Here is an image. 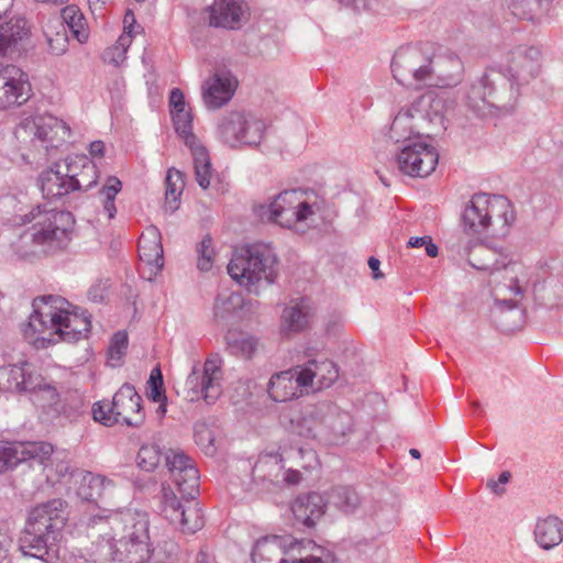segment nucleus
<instances>
[{"label": "nucleus", "mask_w": 563, "mask_h": 563, "mask_svg": "<svg viewBox=\"0 0 563 563\" xmlns=\"http://www.w3.org/2000/svg\"><path fill=\"white\" fill-rule=\"evenodd\" d=\"M33 313L22 328L24 339L36 349L59 341L74 343L90 331V317L79 313L59 296H43L33 300Z\"/></svg>", "instance_id": "nucleus-2"}, {"label": "nucleus", "mask_w": 563, "mask_h": 563, "mask_svg": "<svg viewBox=\"0 0 563 563\" xmlns=\"http://www.w3.org/2000/svg\"><path fill=\"white\" fill-rule=\"evenodd\" d=\"M423 246L426 247V253L430 257H435L438 255V246L432 242L430 236H427V241Z\"/></svg>", "instance_id": "nucleus-62"}, {"label": "nucleus", "mask_w": 563, "mask_h": 563, "mask_svg": "<svg viewBox=\"0 0 563 563\" xmlns=\"http://www.w3.org/2000/svg\"><path fill=\"white\" fill-rule=\"evenodd\" d=\"M128 349V334L124 331H118L113 334L109 345V364L112 367L119 366Z\"/></svg>", "instance_id": "nucleus-50"}, {"label": "nucleus", "mask_w": 563, "mask_h": 563, "mask_svg": "<svg viewBox=\"0 0 563 563\" xmlns=\"http://www.w3.org/2000/svg\"><path fill=\"white\" fill-rule=\"evenodd\" d=\"M146 396L152 401H167L162 372L157 367L151 372L150 378L147 380Z\"/></svg>", "instance_id": "nucleus-51"}, {"label": "nucleus", "mask_w": 563, "mask_h": 563, "mask_svg": "<svg viewBox=\"0 0 563 563\" xmlns=\"http://www.w3.org/2000/svg\"><path fill=\"white\" fill-rule=\"evenodd\" d=\"M63 24L65 23L76 40L84 43L88 38V30L86 26V19L76 5H67L60 13Z\"/></svg>", "instance_id": "nucleus-40"}, {"label": "nucleus", "mask_w": 563, "mask_h": 563, "mask_svg": "<svg viewBox=\"0 0 563 563\" xmlns=\"http://www.w3.org/2000/svg\"><path fill=\"white\" fill-rule=\"evenodd\" d=\"M464 253L468 256V264L477 271L489 272L492 275L500 269L508 271L507 263L484 242L468 241Z\"/></svg>", "instance_id": "nucleus-28"}, {"label": "nucleus", "mask_w": 563, "mask_h": 563, "mask_svg": "<svg viewBox=\"0 0 563 563\" xmlns=\"http://www.w3.org/2000/svg\"><path fill=\"white\" fill-rule=\"evenodd\" d=\"M65 523L64 501L52 499L32 508L25 526L60 538Z\"/></svg>", "instance_id": "nucleus-18"}, {"label": "nucleus", "mask_w": 563, "mask_h": 563, "mask_svg": "<svg viewBox=\"0 0 563 563\" xmlns=\"http://www.w3.org/2000/svg\"><path fill=\"white\" fill-rule=\"evenodd\" d=\"M511 475L509 472H503L500 473L498 481L489 479L487 482V487L495 494L501 495L505 489L500 487V484H507L510 479Z\"/></svg>", "instance_id": "nucleus-56"}, {"label": "nucleus", "mask_w": 563, "mask_h": 563, "mask_svg": "<svg viewBox=\"0 0 563 563\" xmlns=\"http://www.w3.org/2000/svg\"><path fill=\"white\" fill-rule=\"evenodd\" d=\"M398 169L410 177H427L434 172L439 153L437 148L422 140L407 143L396 157Z\"/></svg>", "instance_id": "nucleus-14"}, {"label": "nucleus", "mask_w": 563, "mask_h": 563, "mask_svg": "<svg viewBox=\"0 0 563 563\" xmlns=\"http://www.w3.org/2000/svg\"><path fill=\"white\" fill-rule=\"evenodd\" d=\"M266 129L265 122L251 113H245V124L242 131V144L256 146L261 143Z\"/></svg>", "instance_id": "nucleus-46"}, {"label": "nucleus", "mask_w": 563, "mask_h": 563, "mask_svg": "<svg viewBox=\"0 0 563 563\" xmlns=\"http://www.w3.org/2000/svg\"><path fill=\"white\" fill-rule=\"evenodd\" d=\"M196 438H197L198 443H201L203 440H207L208 444H207L206 449H207V451H209V450L212 451V438H211V433L207 429L201 432H197Z\"/></svg>", "instance_id": "nucleus-60"}, {"label": "nucleus", "mask_w": 563, "mask_h": 563, "mask_svg": "<svg viewBox=\"0 0 563 563\" xmlns=\"http://www.w3.org/2000/svg\"><path fill=\"white\" fill-rule=\"evenodd\" d=\"M227 349L232 355L250 358L257 347V340L246 333L229 330L225 335Z\"/></svg>", "instance_id": "nucleus-39"}, {"label": "nucleus", "mask_w": 563, "mask_h": 563, "mask_svg": "<svg viewBox=\"0 0 563 563\" xmlns=\"http://www.w3.org/2000/svg\"><path fill=\"white\" fill-rule=\"evenodd\" d=\"M323 550L311 540H292L290 537L267 536L256 541L252 560L254 563L272 560L284 553L288 558L279 563H324L319 553Z\"/></svg>", "instance_id": "nucleus-8"}, {"label": "nucleus", "mask_w": 563, "mask_h": 563, "mask_svg": "<svg viewBox=\"0 0 563 563\" xmlns=\"http://www.w3.org/2000/svg\"><path fill=\"white\" fill-rule=\"evenodd\" d=\"M262 222L276 223L283 228H292L306 222L313 214L312 206L307 202L299 190H285L275 196L268 203H260L253 208Z\"/></svg>", "instance_id": "nucleus-7"}, {"label": "nucleus", "mask_w": 563, "mask_h": 563, "mask_svg": "<svg viewBox=\"0 0 563 563\" xmlns=\"http://www.w3.org/2000/svg\"><path fill=\"white\" fill-rule=\"evenodd\" d=\"M22 224H31L12 242L14 254L32 260L65 250L71 241L75 219L68 211L33 207L21 217Z\"/></svg>", "instance_id": "nucleus-3"}, {"label": "nucleus", "mask_w": 563, "mask_h": 563, "mask_svg": "<svg viewBox=\"0 0 563 563\" xmlns=\"http://www.w3.org/2000/svg\"><path fill=\"white\" fill-rule=\"evenodd\" d=\"M411 106L424 129L432 131V136L445 129L443 98L433 92H427L415 100Z\"/></svg>", "instance_id": "nucleus-23"}, {"label": "nucleus", "mask_w": 563, "mask_h": 563, "mask_svg": "<svg viewBox=\"0 0 563 563\" xmlns=\"http://www.w3.org/2000/svg\"><path fill=\"white\" fill-rule=\"evenodd\" d=\"M59 26L62 27V31H56L54 34L45 32L49 52L56 56L64 54L68 46V37L65 26L63 23H59Z\"/></svg>", "instance_id": "nucleus-53"}, {"label": "nucleus", "mask_w": 563, "mask_h": 563, "mask_svg": "<svg viewBox=\"0 0 563 563\" xmlns=\"http://www.w3.org/2000/svg\"><path fill=\"white\" fill-rule=\"evenodd\" d=\"M324 508L325 501L318 493L300 495L291 505L296 520L309 528L313 527L316 521L322 517Z\"/></svg>", "instance_id": "nucleus-31"}, {"label": "nucleus", "mask_w": 563, "mask_h": 563, "mask_svg": "<svg viewBox=\"0 0 563 563\" xmlns=\"http://www.w3.org/2000/svg\"><path fill=\"white\" fill-rule=\"evenodd\" d=\"M104 152V144L101 141H95L90 143L89 153L92 156H102Z\"/></svg>", "instance_id": "nucleus-59"}, {"label": "nucleus", "mask_w": 563, "mask_h": 563, "mask_svg": "<svg viewBox=\"0 0 563 563\" xmlns=\"http://www.w3.org/2000/svg\"><path fill=\"white\" fill-rule=\"evenodd\" d=\"M379 265H380V262H379V260H378V258L373 257V256H371V257L368 258V266H369V268L372 269V272H373V277H374L375 279H378V278H380V277L383 276V274H382V273H380V271H379Z\"/></svg>", "instance_id": "nucleus-58"}, {"label": "nucleus", "mask_w": 563, "mask_h": 563, "mask_svg": "<svg viewBox=\"0 0 563 563\" xmlns=\"http://www.w3.org/2000/svg\"><path fill=\"white\" fill-rule=\"evenodd\" d=\"M495 303L492 308V317L497 321L500 316L506 311H511L517 308V301L512 299H499L498 294L495 292Z\"/></svg>", "instance_id": "nucleus-54"}, {"label": "nucleus", "mask_w": 563, "mask_h": 563, "mask_svg": "<svg viewBox=\"0 0 563 563\" xmlns=\"http://www.w3.org/2000/svg\"><path fill=\"white\" fill-rule=\"evenodd\" d=\"M37 375L31 371L27 362L9 364L0 367V389L3 391L24 394L38 386Z\"/></svg>", "instance_id": "nucleus-22"}, {"label": "nucleus", "mask_w": 563, "mask_h": 563, "mask_svg": "<svg viewBox=\"0 0 563 563\" xmlns=\"http://www.w3.org/2000/svg\"><path fill=\"white\" fill-rule=\"evenodd\" d=\"M11 545V537L0 529V563H2V561L8 556Z\"/></svg>", "instance_id": "nucleus-57"}, {"label": "nucleus", "mask_w": 563, "mask_h": 563, "mask_svg": "<svg viewBox=\"0 0 563 563\" xmlns=\"http://www.w3.org/2000/svg\"><path fill=\"white\" fill-rule=\"evenodd\" d=\"M430 68L431 56L413 46L400 47L391 60L394 78L406 86H429Z\"/></svg>", "instance_id": "nucleus-12"}, {"label": "nucleus", "mask_w": 563, "mask_h": 563, "mask_svg": "<svg viewBox=\"0 0 563 563\" xmlns=\"http://www.w3.org/2000/svg\"><path fill=\"white\" fill-rule=\"evenodd\" d=\"M544 5L542 0H508L509 9L519 19L532 20Z\"/></svg>", "instance_id": "nucleus-49"}, {"label": "nucleus", "mask_w": 563, "mask_h": 563, "mask_svg": "<svg viewBox=\"0 0 563 563\" xmlns=\"http://www.w3.org/2000/svg\"><path fill=\"white\" fill-rule=\"evenodd\" d=\"M40 189L45 199H57L74 191L69 176L67 159L57 162L43 170L37 179Z\"/></svg>", "instance_id": "nucleus-21"}, {"label": "nucleus", "mask_w": 563, "mask_h": 563, "mask_svg": "<svg viewBox=\"0 0 563 563\" xmlns=\"http://www.w3.org/2000/svg\"><path fill=\"white\" fill-rule=\"evenodd\" d=\"M92 415L96 421L104 426L121 423L140 427L145 418L142 410V397L134 386L128 383L119 388L111 402H96L92 407Z\"/></svg>", "instance_id": "nucleus-9"}, {"label": "nucleus", "mask_w": 563, "mask_h": 563, "mask_svg": "<svg viewBox=\"0 0 563 563\" xmlns=\"http://www.w3.org/2000/svg\"><path fill=\"white\" fill-rule=\"evenodd\" d=\"M336 408L328 402L308 404L292 413L289 419L290 433L306 439H316L319 434L332 432L343 434V428L336 421L346 418L336 412Z\"/></svg>", "instance_id": "nucleus-11"}, {"label": "nucleus", "mask_w": 563, "mask_h": 563, "mask_svg": "<svg viewBox=\"0 0 563 563\" xmlns=\"http://www.w3.org/2000/svg\"><path fill=\"white\" fill-rule=\"evenodd\" d=\"M123 540H125L126 544H130L132 548H147L150 536L148 520L145 515H136L133 519L132 526L128 528Z\"/></svg>", "instance_id": "nucleus-45"}, {"label": "nucleus", "mask_w": 563, "mask_h": 563, "mask_svg": "<svg viewBox=\"0 0 563 563\" xmlns=\"http://www.w3.org/2000/svg\"><path fill=\"white\" fill-rule=\"evenodd\" d=\"M276 263V254L269 245L255 243L234 251L228 264V273L241 286L256 292V285L261 280L274 283L277 276Z\"/></svg>", "instance_id": "nucleus-6"}, {"label": "nucleus", "mask_w": 563, "mask_h": 563, "mask_svg": "<svg viewBox=\"0 0 563 563\" xmlns=\"http://www.w3.org/2000/svg\"><path fill=\"white\" fill-rule=\"evenodd\" d=\"M238 80L229 71H217L205 81L202 97L209 109H218L228 103L234 95Z\"/></svg>", "instance_id": "nucleus-24"}, {"label": "nucleus", "mask_w": 563, "mask_h": 563, "mask_svg": "<svg viewBox=\"0 0 563 563\" xmlns=\"http://www.w3.org/2000/svg\"><path fill=\"white\" fill-rule=\"evenodd\" d=\"M540 59L541 51L538 47H516L507 56V74L488 69L470 84L464 96L465 106L479 117L512 112L518 101L519 86L539 75Z\"/></svg>", "instance_id": "nucleus-1"}, {"label": "nucleus", "mask_w": 563, "mask_h": 563, "mask_svg": "<svg viewBox=\"0 0 563 563\" xmlns=\"http://www.w3.org/2000/svg\"><path fill=\"white\" fill-rule=\"evenodd\" d=\"M59 539V537L25 526L19 540V547L24 555L44 560L51 552H55Z\"/></svg>", "instance_id": "nucleus-27"}, {"label": "nucleus", "mask_w": 563, "mask_h": 563, "mask_svg": "<svg viewBox=\"0 0 563 563\" xmlns=\"http://www.w3.org/2000/svg\"><path fill=\"white\" fill-rule=\"evenodd\" d=\"M170 114L176 133L191 151L196 180L201 188L207 189L211 177L210 158L206 147L199 143L192 133V114L190 109L172 111Z\"/></svg>", "instance_id": "nucleus-13"}, {"label": "nucleus", "mask_w": 563, "mask_h": 563, "mask_svg": "<svg viewBox=\"0 0 563 563\" xmlns=\"http://www.w3.org/2000/svg\"><path fill=\"white\" fill-rule=\"evenodd\" d=\"M426 241H427V235L426 236H413V238L409 239L408 246L420 247V246H423Z\"/></svg>", "instance_id": "nucleus-63"}, {"label": "nucleus", "mask_w": 563, "mask_h": 563, "mask_svg": "<svg viewBox=\"0 0 563 563\" xmlns=\"http://www.w3.org/2000/svg\"><path fill=\"white\" fill-rule=\"evenodd\" d=\"M339 377L336 365L328 360H310L299 366V380L306 393L329 388Z\"/></svg>", "instance_id": "nucleus-19"}, {"label": "nucleus", "mask_w": 563, "mask_h": 563, "mask_svg": "<svg viewBox=\"0 0 563 563\" xmlns=\"http://www.w3.org/2000/svg\"><path fill=\"white\" fill-rule=\"evenodd\" d=\"M55 472L58 477H64L69 473V464L65 461L56 462Z\"/></svg>", "instance_id": "nucleus-61"}, {"label": "nucleus", "mask_w": 563, "mask_h": 563, "mask_svg": "<svg viewBox=\"0 0 563 563\" xmlns=\"http://www.w3.org/2000/svg\"><path fill=\"white\" fill-rule=\"evenodd\" d=\"M429 86L453 87L461 80L464 66L461 58L454 53H444L431 56Z\"/></svg>", "instance_id": "nucleus-20"}, {"label": "nucleus", "mask_w": 563, "mask_h": 563, "mask_svg": "<svg viewBox=\"0 0 563 563\" xmlns=\"http://www.w3.org/2000/svg\"><path fill=\"white\" fill-rule=\"evenodd\" d=\"M327 503L344 514H353L361 505V498L350 486H335L328 493Z\"/></svg>", "instance_id": "nucleus-38"}, {"label": "nucleus", "mask_w": 563, "mask_h": 563, "mask_svg": "<svg viewBox=\"0 0 563 563\" xmlns=\"http://www.w3.org/2000/svg\"><path fill=\"white\" fill-rule=\"evenodd\" d=\"M222 371L216 360L205 362L202 373L196 367L188 375L185 383V397L189 401L203 398L206 402H214L222 393Z\"/></svg>", "instance_id": "nucleus-15"}, {"label": "nucleus", "mask_w": 563, "mask_h": 563, "mask_svg": "<svg viewBox=\"0 0 563 563\" xmlns=\"http://www.w3.org/2000/svg\"><path fill=\"white\" fill-rule=\"evenodd\" d=\"M74 191H86L98 181L97 166L88 157L67 158Z\"/></svg>", "instance_id": "nucleus-32"}, {"label": "nucleus", "mask_w": 563, "mask_h": 563, "mask_svg": "<svg viewBox=\"0 0 563 563\" xmlns=\"http://www.w3.org/2000/svg\"><path fill=\"white\" fill-rule=\"evenodd\" d=\"M18 137L40 154L51 156L52 151L63 146L70 135L69 126L57 117L42 114L24 119L16 130Z\"/></svg>", "instance_id": "nucleus-10"}, {"label": "nucleus", "mask_w": 563, "mask_h": 563, "mask_svg": "<svg viewBox=\"0 0 563 563\" xmlns=\"http://www.w3.org/2000/svg\"><path fill=\"white\" fill-rule=\"evenodd\" d=\"M174 450L164 452L157 443H145L143 444L137 453L136 463L140 468L145 472H153L159 464L163 457L166 459V454H172Z\"/></svg>", "instance_id": "nucleus-41"}, {"label": "nucleus", "mask_w": 563, "mask_h": 563, "mask_svg": "<svg viewBox=\"0 0 563 563\" xmlns=\"http://www.w3.org/2000/svg\"><path fill=\"white\" fill-rule=\"evenodd\" d=\"M29 92L26 75L19 67L5 65L0 68V109L24 103Z\"/></svg>", "instance_id": "nucleus-17"}, {"label": "nucleus", "mask_w": 563, "mask_h": 563, "mask_svg": "<svg viewBox=\"0 0 563 563\" xmlns=\"http://www.w3.org/2000/svg\"><path fill=\"white\" fill-rule=\"evenodd\" d=\"M132 43L131 26L125 27L115 44L104 49L102 59L104 63L119 67L126 58V52Z\"/></svg>", "instance_id": "nucleus-42"}, {"label": "nucleus", "mask_w": 563, "mask_h": 563, "mask_svg": "<svg viewBox=\"0 0 563 563\" xmlns=\"http://www.w3.org/2000/svg\"><path fill=\"white\" fill-rule=\"evenodd\" d=\"M36 382L38 386L35 390L31 391L34 395V401L43 409L48 418L59 416L63 410L59 394L56 388L37 375Z\"/></svg>", "instance_id": "nucleus-34"}, {"label": "nucleus", "mask_w": 563, "mask_h": 563, "mask_svg": "<svg viewBox=\"0 0 563 563\" xmlns=\"http://www.w3.org/2000/svg\"><path fill=\"white\" fill-rule=\"evenodd\" d=\"M197 252H198V262H197L198 268L201 272L210 271L212 267V264H213L214 251L212 247V239L209 235H206L201 240V242L197 249Z\"/></svg>", "instance_id": "nucleus-52"}, {"label": "nucleus", "mask_w": 563, "mask_h": 563, "mask_svg": "<svg viewBox=\"0 0 563 563\" xmlns=\"http://www.w3.org/2000/svg\"><path fill=\"white\" fill-rule=\"evenodd\" d=\"M139 256L142 263L147 265L153 274L159 272L164 265L163 245L157 228L150 227L139 240Z\"/></svg>", "instance_id": "nucleus-29"}, {"label": "nucleus", "mask_w": 563, "mask_h": 563, "mask_svg": "<svg viewBox=\"0 0 563 563\" xmlns=\"http://www.w3.org/2000/svg\"><path fill=\"white\" fill-rule=\"evenodd\" d=\"M245 124L244 112H230L219 123V135L221 140L234 147L242 144V131Z\"/></svg>", "instance_id": "nucleus-36"}, {"label": "nucleus", "mask_w": 563, "mask_h": 563, "mask_svg": "<svg viewBox=\"0 0 563 563\" xmlns=\"http://www.w3.org/2000/svg\"><path fill=\"white\" fill-rule=\"evenodd\" d=\"M207 13L210 26L239 30L249 19V7L243 0H213Z\"/></svg>", "instance_id": "nucleus-16"}, {"label": "nucleus", "mask_w": 563, "mask_h": 563, "mask_svg": "<svg viewBox=\"0 0 563 563\" xmlns=\"http://www.w3.org/2000/svg\"><path fill=\"white\" fill-rule=\"evenodd\" d=\"M166 466L172 482L186 500H178L170 488H163V508L165 518L185 533H195L203 527V516L194 501L199 492V472L192 460L184 452L166 454Z\"/></svg>", "instance_id": "nucleus-4"}, {"label": "nucleus", "mask_w": 563, "mask_h": 563, "mask_svg": "<svg viewBox=\"0 0 563 563\" xmlns=\"http://www.w3.org/2000/svg\"><path fill=\"white\" fill-rule=\"evenodd\" d=\"M534 540L544 550H551L563 541V522L556 516H548L537 521Z\"/></svg>", "instance_id": "nucleus-33"}, {"label": "nucleus", "mask_w": 563, "mask_h": 563, "mask_svg": "<svg viewBox=\"0 0 563 563\" xmlns=\"http://www.w3.org/2000/svg\"><path fill=\"white\" fill-rule=\"evenodd\" d=\"M108 485H111V482L103 476L87 472L81 478L78 495L88 501L96 500L103 494Z\"/></svg>", "instance_id": "nucleus-43"}, {"label": "nucleus", "mask_w": 563, "mask_h": 563, "mask_svg": "<svg viewBox=\"0 0 563 563\" xmlns=\"http://www.w3.org/2000/svg\"><path fill=\"white\" fill-rule=\"evenodd\" d=\"M312 308L309 299L297 298L289 301L282 314V331L298 333L303 331L310 321Z\"/></svg>", "instance_id": "nucleus-30"}, {"label": "nucleus", "mask_w": 563, "mask_h": 563, "mask_svg": "<svg viewBox=\"0 0 563 563\" xmlns=\"http://www.w3.org/2000/svg\"><path fill=\"white\" fill-rule=\"evenodd\" d=\"M29 34V26L24 18L14 16L0 25V55L14 46Z\"/></svg>", "instance_id": "nucleus-35"}, {"label": "nucleus", "mask_w": 563, "mask_h": 563, "mask_svg": "<svg viewBox=\"0 0 563 563\" xmlns=\"http://www.w3.org/2000/svg\"><path fill=\"white\" fill-rule=\"evenodd\" d=\"M515 221V208L508 198L477 192L465 203L460 224L471 242H485L506 236Z\"/></svg>", "instance_id": "nucleus-5"}, {"label": "nucleus", "mask_w": 563, "mask_h": 563, "mask_svg": "<svg viewBox=\"0 0 563 563\" xmlns=\"http://www.w3.org/2000/svg\"><path fill=\"white\" fill-rule=\"evenodd\" d=\"M184 189V174L175 168L167 172L166 177V194H165V208L174 212L178 206L177 201Z\"/></svg>", "instance_id": "nucleus-44"}, {"label": "nucleus", "mask_w": 563, "mask_h": 563, "mask_svg": "<svg viewBox=\"0 0 563 563\" xmlns=\"http://www.w3.org/2000/svg\"><path fill=\"white\" fill-rule=\"evenodd\" d=\"M197 563H212V559L207 552L200 551L197 555Z\"/></svg>", "instance_id": "nucleus-64"}, {"label": "nucleus", "mask_w": 563, "mask_h": 563, "mask_svg": "<svg viewBox=\"0 0 563 563\" xmlns=\"http://www.w3.org/2000/svg\"><path fill=\"white\" fill-rule=\"evenodd\" d=\"M121 189V180L118 177L110 176L99 191L102 198L103 209L107 212L109 219H113L115 217L117 208L114 205V199Z\"/></svg>", "instance_id": "nucleus-47"}, {"label": "nucleus", "mask_w": 563, "mask_h": 563, "mask_svg": "<svg viewBox=\"0 0 563 563\" xmlns=\"http://www.w3.org/2000/svg\"><path fill=\"white\" fill-rule=\"evenodd\" d=\"M267 391L276 402H285L302 396L306 393V386L299 380V366L273 375Z\"/></svg>", "instance_id": "nucleus-25"}, {"label": "nucleus", "mask_w": 563, "mask_h": 563, "mask_svg": "<svg viewBox=\"0 0 563 563\" xmlns=\"http://www.w3.org/2000/svg\"><path fill=\"white\" fill-rule=\"evenodd\" d=\"M413 135L431 137L432 131L424 129L410 104L408 108L400 110L395 117L390 125L389 136L396 143L404 142L407 144L413 142L411 140Z\"/></svg>", "instance_id": "nucleus-26"}, {"label": "nucleus", "mask_w": 563, "mask_h": 563, "mask_svg": "<svg viewBox=\"0 0 563 563\" xmlns=\"http://www.w3.org/2000/svg\"><path fill=\"white\" fill-rule=\"evenodd\" d=\"M21 445V459L22 463L30 461V460H36L41 464L44 465L45 470L49 472L53 470V463L57 461V457H54L52 460V456L54 454V448L48 442H20ZM47 477L49 478L51 475L47 473Z\"/></svg>", "instance_id": "nucleus-37"}, {"label": "nucleus", "mask_w": 563, "mask_h": 563, "mask_svg": "<svg viewBox=\"0 0 563 563\" xmlns=\"http://www.w3.org/2000/svg\"><path fill=\"white\" fill-rule=\"evenodd\" d=\"M169 108H170V112L188 109L186 101H185V96L179 88L172 89L170 95H169Z\"/></svg>", "instance_id": "nucleus-55"}, {"label": "nucleus", "mask_w": 563, "mask_h": 563, "mask_svg": "<svg viewBox=\"0 0 563 563\" xmlns=\"http://www.w3.org/2000/svg\"><path fill=\"white\" fill-rule=\"evenodd\" d=\"M21 445L18 441H0V473L22 463Z\"/></svg>", "instance_id": "nucleus-48"}]
</instances>
